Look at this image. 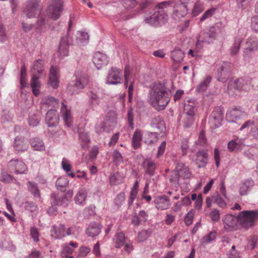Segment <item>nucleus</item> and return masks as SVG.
<instances>
[{
	"instance_id": "nucleus-29",
	"label": "nucleus",
	"mask_w": 258,
	"mask_h": 258,
	"mask_svg": "<svg viewBox=\"0 0 258 258\" xmlns=\"http://www.w3.org/2000/svg\"><path fill=\"white\" fill-rule=\"evenodd\" d=\"M14 148L18 152H24L27 150L28 145L23 138L17 137L14 143Z\"/></svg>"
},
{
	"instance_id": "nucleus-33",
	"label": "nucleus",
	"mask_w": 258,
	"mask_h": 258,
	"mask_svg": "<svg viewBox=\"0 0 258 258\" xmlns=\"http://www.w3.org/2000/svg\"><path fill=\"white\" fill-rule=\"evenodd\" d=\"M41 104L43 105L52 106L53 107H57L58 105V101L53 97L46 96L42 98Z\"/></svg>"
},
{
	"instance_id": "nucleus-47",
	"label": "nucleus",
	"mask_w": 258,
	"mask_h": 258,
	"mask_svg": "<svg viewBox=\"0 0 258 258\" xmlns=\"http://www.w3.org/2000/svg\"><path fill=\"white\" fill-rule=\"evenodd\" d=\"M125 237L124 234L122 232H119L115 235V247L120 248L125 244Z\"/></svg>"
},
{
	"instance_id": "nucleus-55",
	"label": "nucleus",
	"mask_w": 258,
	"mask_h": 258,
	"mask_svg": "<svg viewBox=\"0 0 258 258\" xmlns=\"http://www.w3.org/2000/svg\"><path fill=\"white\" fill-rule=\"evenodd\" d=\"M113 159L114 162L116 164L120 163L122 162V156L120 152L117 150H115L113 153Z\"/></svg>"
},
{
	"instance_id": "nucleus-56",
	"label": "nucleus",
	"mask_w": 258,
	"mask_h": 258,
	"mask_svg": "<svg viewBox=\"0 0 258 258\" xmlns=\"http://www.w3.org/2000/svg\"><path fill=\"white\" fill-rule=\"evenodd\" d=\"M194 212L190 211L184 218V222L187 226L190 225L193 221Z\"/></svg>"
},
{
	"instance_id": "nucleus-21",
	"label": "nucleus",
	"mask_w": 258,
	"mask_h": 258,
	"mask_svg": "<svg viewBox=\"0 0 258 258\" xmlns=\"http://www.w3.org/2000/svg\"><path fill=\"white\" fill-rule=\"evenodd\" d=\"M244 112L237 108H233L226 113V117L229 121L232 122H237L238 119L244 116Z\"/></svg>"
},
{
	"instance_id": "nucleus-63",
	"label": "nucleus",
	"mask_w": 258,
	"mask_h": 258,
	"mask_svg": "<svg viewBox=\"0 0 258 258\" xmlns=\"http://www.w3.org/2000/svg\"><path fill=\"white\" fill-rule=\"evenodd\" d=\"M198 141L199 142V144L202 146H204L207 143V139L205 132L203 130L201 132L199 135Z\"/></svg>"
},
{
	"instance_id": "nucleus-36",
	"label": "nucleus",
	"mask_w": 258,
	"mask_h": 258,
	"mask_svg": "<svg viewBox=\"0 0 258 258\" xmlns=\"http://www.w3.org/2000/svg\"><path fill=\"white\" fill-rule=\"evenodd\" d=\"M253 184L254 182L252 180H247L243 182L239 188L240 195H245L247 191L251 189Z\"/></svg>"
},
{
	"instance_id": "nucleus-48",
	"label": "nucleus",
	"mask_w": 258,
	"mask_h": 258,
	"mask_svg": "<svg viewBox=\"0 0 258 258\" xmlns=\"http://www.w3.org/2000/svg\"><path fill=\"white\" fill-rule=\"evenodd\" d=\"M196 110V107L194 103H192V104H190L189 102L185 103L184 110L188 116L194 117Z\"/></svg>"
},
{
	"instance_id": "nucleus-62",
	"label": "nucleus",
	"mask_w": 258,
	"mask_h": 258,
	"mask_svg": "<svg viewBox=\"0 0 258 258\" xmlns=\"http://www.w3.org/2000/svg\"><path fill=\"white\" fill-rule=\"evenodd\" d=\"M106 128L105 124L104 122L97 123L95 125V132L96 133L100 134L105 131Z\"/></svg>"
},
{
	"instance_id": "nucleus-23",
	"label": "nucleus",
	"mask_w": 258,
	"mask_h": 258,
	"mask_svg": "<svg viewBox=\"0 0 258 258\" xmlns=\"http://www.w3.org/2000/svg\"><path fill=\"white\" fill-rule=\"evenodd\" d=\"M245 146L244 140L243 139H236L231 141L228 144V148L231 152H237L240 151Z\"/></svg>"
},
{
	"instance_id": "nucleus-10",
	"label": "nucleus",
	"mask_w": 258,
	"mask_h": 258,
	"mask_svg": "<svg viewBox=\"0 0 258 258\" xmlns=\"http://www.w3.org/2000/svg\"><path fill=\"white\" fill-rule=\"evenodd\" d=\"M76 79L70 83L67 87L68 91H71L72 88L75 87L77 89H83L88 83V79L87 75L82 72L75 73Z\"/></svg>"
},
{
	"instance_id": "nucleus-13",
	"label": "nucleus",
	"mask_w": 258,
	"mask_h": 258,
	"mask_svg": "<svg viewBox=\"0 0 258 258\" xmlns=\"http://www.w3.org/2000/svg\"><path fill=\"white\" fill-rule=\"evenodd\" d=\"M8 166L11 172L17 174H23L27 169L26 164L18 159L11 160L8 164Z\"/></svg>"
},
{
	"instance_id": "nucleus-60",
	"label": "nucleus",
	"mask_w": 258,
	"mask_h": 258,
	"mask_svg": "<svg viewBox=\"0 0 258 258\" xmlns=\"http://www.w3.org/2000/svg\"><path fill=\"white\" fill-rule=\"evenodd\" d=\"M215 11V9L213 8V9H210L207 10V11H206L203 14L202 16L201 17L200 21H203L206 20V19L210 17L211 16L213 15Z\"/></svg>"
},
{
	"instance_id": "nucleus-43",
	"label": "nucleus",
	"mask_w": 258,
	"mask_h": 258,
	"mask_svg": "<svg viewBox=\"0 0 258 258\" xmlns=\"http://www.w3.org/2000/svg\"><path fill=\"white\" fill-rule=\"evenodd\" d=\"M212 78L208 76L201 83L197 86V91L199 93H202L206 91L211 82Z\"/></svg>"
},
{
	"instance_id": "nucleus-1",
	"label": "nucleus",
	"mask_w": 258,
	"mask_h": 258,
	"mask_svg": "<svg viewBox=\"0 0 258 258\" xmlns=\"http://www.w3.org/2000/svg\"><path fill=\"white\" fill-rule=\"evenodd\" d=\"M257 219L258 210H245L240 212L237 217L227 214L224 216L222 221L224 228L229 232L236 230L239 224L247 229L252 226Z\"/></svg>"
},
{
	"instance_id": "nucleus-41",
	"label": "nucleus",
	"mask_w": 258,
	"mask_h": 258,
	"mask_svg": "<svg viewBox=\"0 0 258 258\" xmlns=\"http://www.w3.org/2000/svg\"><path fill=\"white\" fill-rule=\"evenodd\" d=\"M78 246V243L71 241L69 244H66L62 249V251L61 253V256L62 257H68L67 254H71L74 250V247H77Z\"/></svg>"
},
{
	"instance_id": "nucleus-37",
	"label": "nucleus",
	"mask_w": 258,
	"mask_h": 258,
	"mask_svg": "<svg viewBox=\"0 0 258 258\" xmlns=\"http://www.w3.org/2000/svg\"><path fill=\"white\" fill-rule=\"evenodd\" d=\"M30 144L31 147L34 150L43 151L45 149L44 144L42 140L38 138H34L31 140Z\"/></svg>"
},
{
	"instance_id": "nucleus-32",
	"label": "nucleus",
	"mask_w": 258,
	"mask_h": 258,
	"mask_svg": "<svg viewBox=\"0 0 258 258\" xmlns=\"http://www.w3.org/2000/svg\"><path fill=\"white\" fill-rule=\"evenodd\" d=\"M152 125L156 128L159 133L164 132L165 130L164 121L160 116H156L152 118Z\"/></svg>"
},
{
	"instance_id": "nucleus-20",
	"label": "nucleus",
	"mask_w": 258,
	"mask_h": 258,
	"mask_svg": "<svg viewBox=\"0 0 258 258\" xmlns=\"http://www.w3.org/2000/svg\"><path fill=\"white\" fill-rule=\"evenodd\" d=\"M208 157L207 153L204 150L199 151L197 153L196 157L194 161L199 168L206 166L208 162Z\"/></svg>"
},
{
	"instance_id": "nucleus-38",
	"label": "nucleus",
	"mask_w": 258,
	"mask_h": 258,
	"mask_svg": "<svg viewBox=\"0 0 258 258\" xmlns=\"http://www.w3.org/2000/svg\"><path fill=\"white\" fill-rule=\"evenodd\" d=\"M243 38L242 37L237 36L235 37L234 43L230 49L232 55H236L238 53Z\"/></svg>"
},
{
	"instance_id": "nucleus-9",
	"label": "nucleus",
	"mask_w": 258,
	"mask_h": 258,
	"mask_svg": "<svg viewBox=\"0 0 258 258\" xmlns=\"http://www.w3.org/2000/svg\"><path fill=\"white\" fill-rule=\"evenodd\" d=\"M245 45L243 51V56L245 58H251L253 52L258 49L257 39L255 37L250 36L246 40Z\"/></svg>"
},
{
	"instance_id": "nucleus-19",
	"label": "nucleus",
	"mask_w": 258,
	"mask_h": 258,
	"mask_svg": "<svg viewBox=\"0 0 258 258\" xmlns=\"http://www.w3.org/2000/svg\"><path fill=\"white\" fill-rule=\"evenodd\" d=\"M188 6L180 3L174 7L172 17L175 20L184 17L187 13Z\"/></svg>"
},
{
	"instance_id": "nucleus-64",
	"label": "nucleus",
	"mask_w": 258,
	"mask_h": 258,
	"mask_svg": "<svg viewBox=\"0 0 258 258\" xmlns=\"http://www.w3.org/2000/svg\"><path fill=\"white\" fill-rule=\"evenodd\" d=\"M251 28L254 31L258 32V16H255L252 17Z\"/></svg>"
},
{
	"instance_id": "nucleus-61",
	"label": "nucleus",
	"mask_w": 258,
	"mask_h": 258,
	"mask_svg": "<svg viewBox=\"0 0 258 258\" xmlns=\"http://www.w3.org/2000/svg\"><path fill=\"white\" fill-rule=\"evenodd\" d=\"M211 220L214 222H217L220 218V214L218 210L214 209L210 214Z\"/></svg>"
},
{
	"instance_id": "nucleus-26",
	"label": "nucleus",
	"mask_w": 258,
	"mask_h": 258,
	"mask_svg": "<svg viewBox=\"0 0 258 258\" xmlns=\"http://www.w3.org/2000/svg\"><path fill=\"white\" fill-rule=\"evenodd\" d=\"M51 235L55 239H61L66 236L64 225L60 224L58 227L54 225L52 227Z\"/></svg>"
},
{
	"instance_id": "nucleus-59",
	"label": "nucleus",
	"mask_w": 258,
	"mask_h": 258,
	"mask_svg": "<svg viewBox=\"0 0 258 258\" xmlns=\"http://www.w3.org/2000/svg\"><path fill=\"white\" fill-rule=\"evenodd\" d=\"M30 234L32 238L36 242L39 241V232L37 229L35 227H32L30 229Z\"/></svg>"
},
{
	"instance_id": "nucleus-12",
	"label": "nucleus",
	"mask_w": 258,
	"mask_h": 258,
	"mask_svg": "<svg viewBox=\"0 0 258 258\" xmlns=\"http://www.w3.org/2000/svg\"><path fill=\"white\" fill-rule=\"evenodd\" d=\"M121 70L115 67H112L108 71L106 82L108 84L116 85L121 83Z\"/></svg>"
},
{
	"instance_id": "nucleus-28",
	"label": "nucleus",
	"mask_w": 258,
	"mask_h": 258,
	"mask_svg": "<svg viewBox=\"0 0 258 258\" xmlns=\"http://www.w3.org/2000/svg\"><path fill=\"white\" fill-rule=\"evenodd\" d=\"M69 42L67 36H62L59 43L58 52L61 56L68 55L69 53Z\"/></svg>"
},
{
	"instance_id": "nucleus-8",
	"label": "nucleus",
	"mask_w": 258,
	"mask_h": 258,
	"mask_svg": "<svg viewBox=\"0 0 258 258\" xmlns=\"http://www.w3.org/2000/svg\"><path fill=\"white\" fill-rule=\"evenodd\" d=\"M62 7L61 0H51L47 9L48 16L53 20H56L60 16Z\"/></svg>"
},
{
	"instance_id": "nucleus-22",
	"label": "nucleus",
	"mask_w": 258,
	"mask_h": 258,
	"mask_svg": "<svg viewBox=\"0 0 258 258\" xmlns=\"http://www.w3.org/2000/svg\"><path fill=\"white\" fill-rule=\"evenodd\" d=\"M39 77L36 74L32 75L30 81V86L32 88V93L36 97L40 94L41 84L39 80Z\"/></svg>"
},
{
	"instance_id": "nucleus-6",
	"label": "nucleus",
	"mask_w": 258,
	"mask_h": 258,
	"mask_svg": "<svg viewBox=\"0 0 258 258\" xmlns=\"http://www.w3.org/2000/svg\"><path fill=\"white\" fill-rule=\"evenodd\" d=\"M42 11L40 0H29L27 2L23 13L29 18L39 15Z\"/></svg>"
},
{
	"instance_id": "nucleus-34",
	"label": "nucleus",
	"mask_w": 258,
	"mask_h": 258,
	"mask_svg": "<svg viewBox=\"0 0 258 258\" xmlns=\"http://www.w3.org/2000/svg\"><path fill=\"white\" fill-rule=\"evenodd\" d=\"M28 190L35 198H40V192L36 183L29 181L27 184Z\"/></svg>"
},
{
	"instance_id": "nucleus-17",
	"label": "nucleus",
	"mask_w": 258,
	"mask_h": 258,
	"mask_svg": "<svg viewBox=\"0 0 258 258\" xmlns=\"http://www.w3.org/2000/svg\"><path fill=\"white\" fill-rule=\"evenodd\" d=\"M59 121V116L56 110L50 109L47 111L46 117L45 122L49 127L55 126Z\"/></svg>"
},
{
	"instance_id": "nucleus-53",
	"label": "nucleus",
	"mask_w": 258,
	"mask_h": 258,
	"mask_svg": "<svg viewBox=\"0 0 258 258\" xmlns=\"http://www.w3.org/2000/svg\"><path fill=\"white\" fill-rule=\"evenodd\" d=\"M204 10V6L202 3L197 1L194 7L192 13L194 15H198Z\"/></svg>"
},
{
	"instance_id": "nucleus-30",
	"label": "nucleus",
	"mask_w": 258,
	"mask_h": 258,
	"mask_svg": "<svg viewBox=\"0 0 258 258\" xmlns=\"http://www.w3.org/2000/svg\"><path fill=\"white\" fill-rule=\"evenodd\" d=\"M78 134L81 147L84 149L87 148L89 146L88 144L90 142L88 133L85 131L79 130Z\"/></svg>"
},
{
	"instance_id": "nucleus-11",
	"label": "nucleus",
	"mask_w": 258,
	"mask_h": 258,
	"mask_svg": "<svg viewBox=\"0 0 258 258\" xmlns=\"http://www.w3.org/2000/svg\"><path fill=\"white\" fill-rule=\"evenodd\" d=\"M232 64L229 62H223L217 71L216 78L219 81L225 82L229 78Z\"/></svg>"
},
{
	"instance_id": "nucleus-24",
	"label": "nucleus",
	"mask_w": 258,
	"mask_h": 258,
	"mask_svg": "<svg viewBox=\"0 0 258 258\" xmlns=\"http://www.w3.org/2000/svg\"><path fill=\"white\" fill-rule=\"evenodd\" d=\"M142 166L145 169L146 173L152 176L155 174V170L156 168L155 163L150 159H144Z\"/></svg>"
},
{
	"instance_id": "nucleus-52",
	"label": "nucleus",
	"mask_w": 258,
	"mask_h": 258,
	"mask_svg": "<svg viewBox=\"0 0 258 258\" xmlns=\"http://www.w3.org/2000/svg\"><path fill=\"white\" fill-rule=\"evenodd\" d=\"M122 4L125 9L134 8L137 5L136 0H121Z\"/></svg>"
},
{
	"instance_id": "nucleus-16",
	"label": "nucleus",
	"mask_w": 258,
	"mask_h": 258,
	"mask_svg": "<svg viewBox=\"0 0 258 258\" xmlns=\"http://www.w3.org/2000/svg\"><path fill=\"white\" fill-rule=\"evenodd\" d=\"M109 60L107 56L100 52H96L93 57V63L97 69H100L108 63Z\"/></svg>"
},
{
	"instance_id": "nucleus-5",
	"label": "nucleus",
	"mask_w": 258,
	"mask_h": 258,
	"mask_svg": "<svg viewBox=\"0 0 258 258\" xmlns=\"http://www.w3.org/2000/svg\"><path fill=\"white\" fill-rule=\"evenodd\" d=\"M73 196V191L69 190L65 194L54 192L51 195L50 202L52 206H67Z\"/></svg>"
},
{
	"instance_id": "nucleus-2",
	"label": "nucleus",
	"mask_w": 258,
	"mask_h": 258,
	"mask_svg": "<svg viewBox=\"0 0 258 258\" xmlns=\"http://www.w3.org/2000/svg\"><path fill=\"white\" fill-rule=\"evenodd\" d=\"M171 90L161 83H154L149 94L150 104L157 111L164 110L172 97Z\"/></svg>"
},
{
	"instance_id": "nucleus-15",
	"label": "nucleus",
	"mask_w": 258,
	"mask_h": 258,
	"mask_svg": "<svg viewBox=\"0 0 258 258\" xmlns=\"http://www.w3.org/2000/svg\"><path fill=\"white\" fill-rule=\"evenodd\" d=\"M254 120H248L246 121L240 128V130L251 126L250 135L254 139L258 140V118L256 116L253 117Z\"/></svg>"
},
{
	"instance_id": "nucleus-7",
	"label": "nucleus",
	"mask_w": 258,
	"mask_h": 258,
	"mask_svg": "<svg viewBox=\"0 0 258 258\" xmlns=\"http://www.w3.org/2000/svg\"><path fill=\"white\" fill-rule=\"evenodd\" d=\"M216 35V29L214 27H211L208 32H201L197 37L196 46L201 48L203 44H210L215 40Z\"/></svg>"
},
{
	"instance_id": "nucleus-3",
	"label": "nucleus",
	"mask_w": 258,
	"mask_h": 258,
	"mask_svg": "<svg viewBox=\"0 0 258 258\" xmlns=\"http://www.w3.org/2000/svg\"><path fill=\"white\" fill-rule=\"evenodd\" d=\"M252 79L249 76L240 77L231 81L228 86L227 92L229 95L237 96L240 91H248L252 88Z\"/></svg>"
},
{
	"instance_id": "nucleus-57",
	"label": "nucleus",
	"mask_w": 258,
	"mask_h": 258,
	"mask_svg": "<svg viewBox=\"0 0 258 258\" xmlns=\"http://www.w3.org/2000/svg\"><path fill=\"white\" fill-rule=\"evenodd\" d=\"M25 208L26 210L29 211L31 212H35L37 209L36 204L31 202H26L25 203Z\"/></svg>"
},
{
	"instance_id": "nucleus-45",
	"label": "nucleus",
	"mask_w": 258,
	"mask_h": 258,
	"mask_svg": "<svg viewBox=\"0 0 258 258\" xmlns=\"http://www.w3.org/2000/svg\"><path fill=\"white\" fill-rule=\"evenodd\" d=\"M55 185L58 190L63 191L62 188H66L69 185V180L64 176L60 177L56 180Z\"/></svg>"
},
{
	"instance_id": "nucleus-4",
	"label": "nucleus",
	"mask_w": 258,
	"mask_h": 258,
	"mask_svg": "<svg viewBox=\"0 0 258 258\" xmlns=\"http://www.w3.org/2000/svg\"><path fill=\"white\" fill-rule=\"evenodd\" d=\"M169 6V3L167 2L158 4L154 9V13L150 17L145 19L146 23L154 25L156 23L161 24L167 22L168 19L167 9Z\"/></svg>"
},
{
	"instance_id": "nucleus-49",
	"label": "nucleus",
	"mask_w": 258,
	"mask_h": 258,
	"mask_svg": "<svg viewBox=\"0 0 258 258\" xmlns=\"http://www.w3.org/2000/svg\"><path fill=\"white\" fill-rule=\"evenodd\" d=\"M151 233L150 229L143 230L139 233L137 236V241L138 242H143L147 239Z\"/></svg>"
},
{
	"instance_id": "nucleus-40",
	"label": "nucleus",
	"mask_w": 258,
	"mask_h": 258,
	"mask_svg": "<svg viewBox=\"0 0 258 258\" xmlns=\"http://www.w3.org/2000/svg\"><path fill=\"white\" fill-rule=\"evenodd\" d=\"M141 139V131L139 130H136L132 139V145L134 149H137L140 147Z\"/></svg>"
},
{
	"instance_id": "nucleus-58",
	"label": "nucleus",
	"mask_w": 258,
	"mask_h": 258,
	"mask_svg": "<svg viewBox=\"0 0 258 258\" xmlns=\"http://www.w3.org/2000/svg\"><path fill=\"white\" fill-rule=\"evenodd\" d=\"M127 121L129 126L132 128H134V114L133 109H130L127 112Z\"/></svg>"
},
{
	"instance_id": "nucleus-54",
	"label": "nucleus",
	"mask_w": 258,
	"mask_h": 258,
	"mask_svg": "<svg viewBox=\"0 0 258 258\" xmlns=\"http://www.w3.org/2000/svg\"><path fill=\"white\" fill-rule=\"evenodd\" d=\"M125 200V195L123 192L119 193L114 200V202L118 207H119Z\"/></svg>"
},
{
	"instance_id": "nucleus-27",
	"label": "nucleus",
	"mask_w": 258,
	"mask_h": 258,
	"mask_svg": "<svg viewBox=\"0 0 258 258\" xmlns=\"http://www.w3.org/2000/svg\"><path fill=\"white\" fill-rule=\"evenodd\" d=\"M60 110L63 119L65 122L66 124L68 127H71L72 125V117L71 116V111L67 109V105H66L63 103H62Z\"/></svg>"
},
{
	"instance_id": "nucleus-25",
	"label": "nucleus",
	"mask_w": 258,
	"mask_h": 258,
	"mask_svg": "<svg viewBox=\"0 0 258 258\" xmlns=\"http://www.w3.org/2000/svg\"><path fill=\"white\" fill-rule=\"evenodd\" d=\"M102 226L99 223L91 222L86 230V233L89 237H95L101 232Z\"/></svg>"
},
{
	"instance_id": "nucleus-50",
	"label": "nucleus",
	"mask_w": 258,
	"mask_h": 258,
	"mask_svg": "<svg viewBox=\"0 0 258 258\" xmlns=\"http://www.w3.org/2000/svg\"><path fill=\"white\" fill-rule=\"evenodd\" d=\"M0 247L5 250H13L15 249V246L10 240H5L2 242Z\"/></svg>"
},
{
	"instance_id": "nucleus-31",
	"label": "nucleus",
	"mask_w": 258,
	"mask_h": 258,
	"mask_svg": "<svg viewBox=\"0 0 258 258\" xmlns=\"http://www.w3.org/2000/svg\"><path fill=\"white\" fill-rule=\"evenodd\" d=\"M41 114L38 110L31 112L28 118L29 124L33 127L36 126L40 122Z\"/></svg>"
},
{
	"instance_id": "nucleus-14",
	"label": "nucleus",
	"mask_w": 258,
	"mask_h": 258,
	"mask_svg": "<svg viewBox=\"0 0 258 258\" xmlns=\"http://www.w3.org/2000/svg\"><path fill=\"white\" fill-rule=\"evenodd\" d=\"M223 109L218 106L214 108L210 116V121L216 127L221 124V122L223 118Z\"/></svg>"
},
{
	"instance_id": "nucleus-35",
	"label": "nucleus",
	"mask_w": 258,
	"mask_h": 258,
	"mask_svg": "<svg viewBox=\"0 0 258 258\" xmlns=\"http://www.w3.org/2000/svg\"><path fill=\"white\" fill-rule=\"evenodd\" d=\"M44 71V61L41 59L36 60L31 70L32 75L33 74L37 75L42 74Z\"/></svg>"
},
{
	"instance_id": "nucleus-44",
	"label": "nucleus",
	"mask_w": 258,
	"mask_h": 258,
	"mask_svg": "<svg viewBox=\"0 0 258 258\" xmlns=\"http://www.w3.org/2000/svg\"><path fill=\"white\" fill-rule=\"evenodd\" d=\"M26 77V68L25 64H24L21 67L20 74V84L21 88L22 89L25 87H28L29 86V84L27 82Z\"/></svg>"
},
{
	"instance_id": "nucleus-42",
	"label": "nucleus",
	"mask_w": 258,
	"mask_h": 258,
	"mask_svg": "<svg viewBox=\"0 0 258 258\" xmlns=\"http://www.w3.org/2000/svg\"><path fill=\"white\" fill-rule=\"evenodd\" d=\"M87 193L83 189L80 190L75 197V201L77 204L84 205L87 198Z\"/></svg>"
},
{
	"instance_id": "nucleus-51",
	"label": "nucleus",
	"mask_w": 258,
	"mask_h": 258,
	"mask_svg": "<svg viewBox=\"0 0 258 258\" xmlns=\"http://www.w3.org/2000/svg\"><path fill=\"white\" fill-rule=\"evenodd\" d=\"M217 233L215 231H211L207 236L202 239L203 243H208L213 241L216 237Z\"/></svg>"
},
{
	"instance_id": "nucleus-46",
	"label": "nucleus",
	"mask_w": 258,
	"mask_h": 258,
	"mask_svg": "<svg viewBox=\"0 0 258 258\" xmlns=\"http://www.w3.org/2000/svg\"><path fill=\"white\" fill-rule=\"evenodd\" d=\"M89 103L92 106L97 105L100 103V98L98 96L92 91L88 92Z\"/></svg>"
},
{
	"instance_id": "nucleus-18",
	"label": "nucleus",
	"mask_w": 258,
	"mask_h": 258,
	"mask_svg": "<svg viewBox=\"0 0 258 258\" xmlns=\"http://www.w3.org/2000/svg\"><path fill=\"white\" fill-rule=\"evenodd\" d=\"M154 203L156 208L161 210L167 209L171 205L169 198L165 195L156 197Z\"/></svg>"
},
{
	"instance_id": "nucleus-39",
	"label": "nucleus",
	"mask_w": 258,
	"mask_h": 258,
	"mask_svg": "<svg viewBox=\"0 0 258 258\" xmlns=\"http://www.w3.org/2000/svg\"><path fill=\"white\" fill-rule=\"evenodd\" d=\"M184 53L180 49L178 48H175L171 52V57L174 62H181L184 57Z\"/></svg>"
}]
</instances>
